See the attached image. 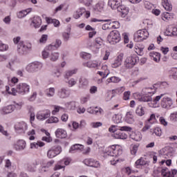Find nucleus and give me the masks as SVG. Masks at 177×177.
<instances>
[{
    "label": "nucleus",
    "instance_id": "de8ad7c7",
    "mask_svg": "<svg viewBox=\"0 0 177 177\" xmlns=\"http://www.w3.org/2000/svg\"><path fill=\"white\" fill-rule=\"evenodd\" d=\"M45 143L41 141H37L30 144V149H38L39 147H44Z\"/></svg>",
    "mask_w": 177,
    "mask_h": 177
},
{
    "label": "nucleus",
    "instance_id": "8fccbe9b",
    "mask_svg": "<svg viewBox=\"0 0 177 177\" xmlns=\"http://www.w3.org/2000/svg\"><path fill=\"white\" fill-rule=\"evenodd\" d=\"M59 122V118L57 117L51 116L46 121V124H57Z\"/></svg>",
    "mask_w": 177,
    "mask_h": 177
},
{
    "label": "nucleus",
    "instance_id": "c756f323",
    "mask_svg": "<svg viewBox=\"0 0 177 177\" xmlns=\"http://www.w3.org/2000/svg\"><path fill=\"white\" fill-rule=\"evenodd\" d=\"M130 138L131 139H132L133 140H135L136 142H140V140H142V133L139 132V131H136V132H132L130 134Z\"/></svg>",
    "mask_w": 177,
    "mask_h": 177
},
{
    "label": "nucleus",
    "instance_id": "c85d7f7f",
    "mask_svg": "<svg viewBox=\"0 0 177 177\" xmlns=\"http://www.w3.org/2000/svg\"><path fill=\"white\" fill-rule=\"evenodd\" d=\"M124 120L127 124H133L135 122V117L133 116V113L131 111H129L126 113Z\"/></svg>",
    "mask_w": 177,
    "mask_h": 177
},
{
    "label": "nucleus",
    "instance_id": "4d7b16f0",
    "mask_svg": "<svg viewBox=\"0 0 177 177\" xmlns=\"http://www.w3.org/2000/svg\"><path fill=\"white\" fill-rule=\"evenodd\" d=\"M161 19L164 21H167V20H170V19H171V14H169V12H163L161 15Z\"/></svg>",
    "mask_w": 177,
    "mask_h": 177
},
{
    "label": "nucleus",
    "instance_id": "49530a36",
    "mask_svg": "<svg viewBox=\"0 0 177 177\" xmlns=\"http://www.w3.org/2000/svg\"><path fill=\"white\" fill-rule=\"evenodd\" d=\"M103 44V40L100 37H97L95 39V44L94 48L97 49V50H99L100 49V46H102V44Z\"/></svg>",
    "mask_w": 177,
    "mask_h": 177
},
{
    "label": "nucleus",
    "instance_id": "5fc2aeb1",
    "mask_svg": "<svg viewBox=\"0 0 177 177\" xmlns=\"http://www.w3.org/2000/svg\"><path fill=\"white\" fill-rule=\"evenodd\" d=\"M104 23L102 25V30H110L111 29V22H110V19H104Z\"/></svg>",
    "mask_w": 177,
    "mask_h": 177
},
{
    "label": "nucleus",
    "instance_id": "bf43d9fd",
    "mask_svg": "<svg viewBox=\"0 0 177 177\" xmlns=\"http://www.w3.org/2000/svg\"><path fill=\"white\" fill-rule=\"evenodd\" d=\"M16 59H11L8 64L6 65L7 68H9L10 70H13V66L16 64Z\"/></svg>",
    "mask_w": 177,
    "mask_h": 177
},
{
    "label": "nucleus",
    "instance_id": "412c9836",
    "mask_svg": "<svg viewBox=\"0 0 177 177\" xmlns=\"http://www.w3.org/2000/svg\"><path fill=\"white\" fill-rule=\"evenodd\" d=\"M85 165L87 167H92L93 168H100V163L97 160H95L94 159H86L84 160Z\"/></svg>",
    "mask_w": 177,
    "mask_h": 177
},
{
    "label": "nucleus",
    "instance_id": "f257e3e1",
    "mask_svg": "<svg viewBox=\"0 0 177 177\" xmlns=\"http://www.w3.org/2000/svg\"><path fill=\"white\" fill-rule=\"evenodd\" d=\"M164 96V94H160V95H158L155 97L153 99L151 97V96L144 94L142 95L139 93H134V97L136 99H138L139 102H149V107H153V108H157L160 107V101L161 100V97Z\"/></svg>",
    "mask_w": 177,
    "mask_h": 177
},
{
    "label": "nucleus",
    "instance_id": "aec40b11",
    "mask_svg": "<svg viewBox=\"0 0 177 177\" xmlns=\"http://www.w3.org/2000/svg\"><path fill=\"white\" fill-rule=\"evenodd\" d=\"M15 169V166L13 163H12V160L10 159L4 160V172H10V171H13Z\"/></svg>",
    "mask_w": 177,
    "mask_h": 177
},
{
    "label": "nucleus",
    "instance_id": "393cba45",
    "mask_svg": "<svg viewBox=\"0 0 177 177\" xmlns=\"http://www.w3.org/2000/svg\"><path fill=\"white\" fill-rule=\"evenodd\" d=\"M55 136L59 139H64L67 138V131L63 129H57L55 131Z\"/></svg>",
    "mask_w": 177,
    "mask_h": 177
},
{
    "label": "nucleus",
    "instance_id": "c03bdc74",
    "mask_svg": "<svg viewBox=\"0 0 177 177\" xmlns=\"http://www.w3.org/2000/svg\"><path fill=\"white\" fill-rule=\"evenodd\" d=\"M112 121L115 124H120V122H122V115L120 113L113 115L112 117Z\"/></svg>",
    "mask_w": 177,
    "mask_h": 177
},
{
    "label": "nucleus",
    "instance_id": "37998d69",
    "mask_svg": "<svg viewBox=\"0 0 177 177\" xmlns=\"http://www.w3.org/2000/svg\"><path fill=\"white\" fill-rule=\"evenodd\" d=\"M75 150H79L80 151H84V145L81 144H75L71 147L69 151L70 153H73V151H75Z\"/></svg>",
    "mask_w": 177,
    "mask_h": 177
},
{
    "label": "nucleus",
    "instance_id": "864d4df0",
    "mask_svg": "<svg viewBox=\"0 0 177 177\" xmlns=\"http://www.w3.org/2000/svg\"><path fill=\"white\" fill-rule=\"evenodd\" d=\"M12 106H14V111L15 110H21V107H23V106H24V102H14V104H12Z\"/></svg>",
    "mask_w": 177,
    "mask_h": 177
},
{
    "label": "nucleus",
    "instance_id": "473e14b6",
    "mask_svg": "<svg viewBox=\"0 0 177 177\" xmlns=\"http://www.w3.org/2000/svg\"><path fill=\"white\" fill-rule=\"evenodd\" d=\"M44 93L47 97H53L56 93V89L53 87H50L45 90Z\"/></svg>",
    "mask_w": 177,
    "mask_h": 177
},
{
    "label": "nucleus",
    "instance_id": "a18cd8bd",
    "mask_svg": "<svg viewBox=\"0 0 177 177\" xmlns=\"http://www.w3.org/2000/svg\"><path fill=\"white\" fill-rule=\"evenodd\" d=\"M146 164H147V161L145 160V158H140L135 162L136 168H140V167H143V165H146Z\"/></svg>",
    "mask_w": 177,
    "mask_h": 177
},
{
    "label": "nucleus",
    "instance_id": "f3484780",
    "mask_svg": "<svg viewBox=\"0 0 177 177\" xmlns=\"http://www.w3.org/2000/svg\"><path fill=\"white\" fill-rule=\"evenodd\" d=\"M27 144L24 140H18L14 145V148L17 151H21L26 149Z\"/></svg>",
    "mask_w": 177,
    "mask_h": 177
},
{
    "label": "nucleus",
    "instance_id": "e2e57ef3",
    "mask_svg": "<svg viewBox=\"0 0 177 177\" xmlns=\"http://www.w3.org/2000/svg\"><path fill=\"white\" fill-rule=\"evenodd\" d=\"M110 23H111V28H120V22L117 21H111L110 20Z\"/></svg>",
    "mask_w": 177,
    "mask_h": 177
},
{
    "label": "nucleus",
    "instance_id": "ddd939ff",
    "mask_svg": "<svg viewBox=\"0 0 177 177\" xmlns=\"http://www.w3.org/2000/svg\"><path fill=\"white\" fill-rule=\"evenodd\" d=\"M62 153V147L60 146H55L51 147L47 152V157L48 158H55L56 156H59V154Z\"/></svg>",
    "mask_w": 177,
    "mask_h": 177
},
{
    "label": "nucleus",
    "instance_id": "774afa93",
    "mask_svg": "<svg viewBox=\"0 0 177 177\" xmlns=\"http://www.w3.org/2000/svg\"><path fill=\"white\" fill-rule=\"evenodd\" d=\"M130 97H131L130 91H125L123 93V97H122L123 100H129Z\"/></svg>",
    "mask_w": 177,
    "mask_h": 177
},
{
    "label": "nucleus",
    "instance_id": "72a5a7b5",
    "mask_svg": "<svg viewBox=\"0 0 177 177\" xmlns=\"http://www.w3.org/2000/svg\"><path fill=\"white\" fill-rule=\"evenodd\" d=\"M118 12H120L122 17H127L128 13H129V10L128 9V8H126L124 6H120L118 8Z\"/></svg>",
    "mask_w": 177,
    "mask_h": 177
},
{
    "label": "nucleus",
    "instance_id": "6e6552de",
    "mask_svg": "<svg viewBox=\"0 0 177 177\" xmlns=\"http://www.w3.org/2000/svg\"><path fill=\"white\" fill-rule=\"evenodd\" d=\"M107 41L111 45H115L121 41V35L118 30H112L107 36Z\"/></svg>",
    "mask_w": 177,
    "mask_h": 177
},
{
    "label": "nucleus",
    "instance_id": "b1692460",
    "mask_svg": "<svg viewBox=\"0 0 177 177\" xmlns=\"http://www.w3.org/2000/svg\"><path fill=\"white\" fill-rule=\"evenodd\" d=\"M57 95L60 97V99H66V97H68V96H70V91L63 87L58 91Z\"/></svg>",
    "mask_w": 177,
    "mask_h": 177
},
{
    "label": "nucleus",
    "instance_id": "0e129e2a",
    "mask_svg": "<svg viewBox=\"0 0 177 177\" xmlns=\"http://www.w3.org/2000/svg\"><path fill=\"white\" fill-rule=\"evenodd\" d=\"M170 121L177 122V111L173 112L169 115Z\"/></svg>",
    "mask_w": 177,
    "mask_h": 177
},
{
    "label": "nucleus",
    "instance_id": "6e6d98bb",
    "mask_svg": "<svg viewBox=\"0 0 177 177\" xmlns=\"http://www.w3.org/2000/svg\"><path fill=\"white\" fill-rule=\"evenodd\" d=\"M161 172L163 177H173L172 175H171V171H169L168 168L162 169Z\"/></svg>",
    "mask_w": 177,
    "mask_h": 177
},
{
    "label": "nucleus",
    "instance_id": "13d9d810",
    "mask_svg": "<svg viewBox=\"0 0 177 177\" xmlns=\"http://www.w3.org/2000/svg\"><path fill=\"white\" fill-rule=\"evenodd\" d=\"M9 49V46L8 44H3L2 41H0V52H6Z\"/></svg>",
    "mask_w": 177,
    "mask_h": 177
},
{
    "label": "nucleus",
    "instance_id": "7c9ffc66",
    "mask_svg": "<svg viewBox=\"0 0 177 177\" xmlns=\"http://www.w3.org/2000/svg\"><path fill=\"white\" fill-rule=\"evenodd\" d=\"M84 67H88V68H99L100 64L96 61H89L86 63L83 64Z\"/></svg>",
    "mask_w": 177,
    "mask_h": 177
},
{
    "label": "nucleus",
    "instance_id": "dca6fc26",
    "mask_svg": "<svg viewBox=\"0 0 177 177\" xmlns=\"http://www.w3.org/2000/svg\"><path fill=\"white\" fill-rule=\"evenodd\" d=\"M15 111V106L12 104L4 106L0 109V114L1 115H8V114H12Z\"/></svg>",
    "mask_w": 177,
    "mask_h": 177
},
{
    "label": "nucleus",
    "instance_id": "7ed1b4c3",
    "mask_svg": "<svg viewBox=\"0 0 177 177\" xmlns=\"http://www.w3.org/2000/svg\"><path fill=\"white\" fill-rule=\"evenodd\" d=\"M106 153L107 156H111V157H115L113 160H111V165H115L117 162L120 161V158L117 157L122 154V149L120 145H112L106 148Z\"/></svg>",
    "mask_w": 177,
    "mask_h": 177
},
{
    "label": "nucleus",
    "instance_id": "09e8293b",
    "mask_svg": "<svg viewBox=\"0 0 177 177\" xmlns=\"http://www.w3.org/2000/svg\"><path fill=\"white\" fill-rule=\"evenodd\" d=\"M75 106H76L75 102L74 101L66 102L65 104V107H66L68 110H75Z\"/></svg>",
    "mask_w": 177,
    "mask_h": 177
},
{
    "label": "nucleus",
    "instance_id": "a211bd4d",
    "mask_svg": "<svg viewBox=\"0 0 177 177\" xmlns=\"http://www.w3.org/2000/svg\"><path fill=\"white\" fill-rule=\"evenodd\" d=\"M36 117L37 120H39L40 121H44V120H46V118H49V117H50V111L44 110L40 111L37 114Z\"/></svg>",
    "mask_w": 177,
    "mask_h": 177
},
{
    "label": "nucleus",
    "instance_id": "2eb2a0df",
    "mask_svg": "<svg viewBox=\"0 0 177 177\" xmlns=\"http://www.w3.org/2000/svg\"><path fill=\"white\" fill-rule=\"evenodd\" d=\"M156 92H157V84H154L150 87H145L142 90V93H144V95H148L151 96V97Z\"/></svg>",
    "mask_w": 177,
    "mask_h": 177
},
{
    "label": "nucleus",
    "instance_id": "bb28decb",
    "mask_svg": "<svg viewBox=\"0 0 177 177\" xmlns=\"http://www.w3.org/2000/svg\"><path fill=\"white\" fill-rule=\"evenodd\" d=\"M108 6L111 8V9H118L121 6V0H109Z\"/></svg>",
    "mask_w": 177,
    "mask_h": 177
},
{
    "label": "nucleus",
    "instance_id": "5701e85b",
    "mask_svg": "<svg viewBox=\"0 0 177 177\" xmlns=\"http://www.w3.org/2000/svg\"><path fill=\"white\" fill-rule=\"evenodd\" d=\"M38 165L37 162L33 163H26L24 165V169L28 172H37V166Z\"/></svg>",
    "mask_w": 177,
    "mask_h": 177
},
{
    "label": "nucleus",
    "instance_id": "cd10ccee",
    "mask_svg": "<svg viewBox=\"0 0 177 177\" xmlns=\"http://www.w3.org/2000/svg\"><path fill=\"white\" fill-rule=\"evenodd\" d=\"M149 57L151 60L156 62V63H160V60L161 59V54L160 53H157L156 51H151L149 53Z\"/></svg>",
    "mask_w": 177,
    "mask_h": 177
},
{
    "label": "nucleus",
    "instance_id": "f8f14e48",
    "mask_svg": "<svg viewBox=\"0 0 177 177\" xmlns=\"http://www.w3.org/2000/svg\"><path fill=\"white\" fill-rule=\"evenodd\" d=\"M160 105L162 107V109H173L174 100H172V98L164 94V95L161 97Z\"/></svg>",
    "mask_w": 177,
    "mask_h": 177
},
{
    "label": "nucleus",
    "instance_id": "79ce46f5",
    "mask_svg": "<svg viewBox=\"0 0 177 177\" xmlns=\"http://www.w3.org/2000/svg\"><path fill=\"white\" fill-rule=\"evenodd\" d=\"M59 57H60V53L59 52H52L49 56L50 62H57Z\"/></svg>",
    "mask_w": 177,
    "mask_h": 177
},
{
    "label": "nucleus",
    "instance_id": "f03ea898",
    "mask_svg": "<svg viewBox=\"0 0 177 177\" xmlns=\"http://www.w3.org/2000/svg\"><path fill=\"white\" fill-rule=\"evenodd\" d=\"M6 91L9 95H12L13 96H16L17 93L19 95H26V93H28L30 92V85L27 83H19L17 85L16 88H10L8 86H6Z\"/></svg>",
    "mask_w": 177,
    "mask_h": 177
},
{
    "label": "nucleus",
    "instance_id": "3c124183",
    "mask_svg": "<svg viewBox=\"0 0 177 177\" xmlns=\"http://www.w3.org/2000/svg\"><path fill=\"white\" fill-rule=\"evenodd\" d=\"M66 84H68V86H69V88H73V86L77 85V80L73 77L69 78L68 79Z\"/></svg>",
    "mask_w": 177,
    "mask_h": 177
},
{
    "label": "nucleus",
    "instance_id": "338daca9",
    "mask_svg": "<svg viewBox=\"0 0 177 177\" xmlns=\"http://www.w3.org/2000/svg\"><path fill=\"white\" fill-rule=\"evenodd\" d=\"M48 35H42L39 40V44H46V41H48Z\"/></svg>",
    "mask_w": 177,
    "mask_h": 177
},
{
    "label": "nucleus",
    "instance_id": "ea45409f",
    "mask_svg": "<svg viewBox=\"0 0 177 177\" xmlns=\"http://www.w3.org/2000/svg\"><path fill=\"white\" fill-rule=\"evenodd\" d=\"M48 24H53L54 27H60V21L56 19L46 18Z\"/></svg>",
    "mask_w": 177,
    "mask_h": 177
},
{
    "label": "nucleus",
    "instance_id": "9d476101",
    "mask_svg": "<svg viewBox=\"0 0 177 177\" xmlns=\"http://www.w3.org/2000/svg\"><path fill=\"white\" fill-rule=\"evenodd\" d=\"M147 38H149V32L146 29L139 30L134 34V41L136 42L145 41Z\"/></svg>",
    "mask_w": 177,
    "mask_h": 177
},
{
    "label": "nucleus",
    "instance_id": "4be33fe9",
    "mask_svg": "<svg viewBox=\"0 0 177 177\" xmlns=\"http://www.w3.org/2000/svg\"><path fill=\"white\" fill-rule=\"evenodd\" d=\"M42 24V19L39 16H35L32 19L30 26L34 28H39Z\"/></svg>",
    "mask_w": 177,
    "mask_h": 177
},
{
    "label": "nucleus",
    "instance_id": "a878e982",
    "mask_svg": "<svg viewBox=\"0 0 177 177\" xmlns=\"http://www.w3.org/2000/svg\"><path fill=\"white\" fill-rule=\"evenodd\" d=\"M145 49V46L140 44H136L134 47V50L138 56H143L145 55V52L143 51Z\"/></svg>",
    "mask_w": 177,
    "mask_h": 177
},
{
    "label": "nucleus",
    "instance_id": "a19ab883",
    "mask_svg": "<svg viewBox=\"0 0 177 177\" xmlns=\"http://www.w3.org/2000/svg\"><path fill=\"white\" fill-rule=\"evenodd\" d=\"M120 81H121V78H120L117 76H112L106 80V84H111V83L118 84V82H120Z\"/></svg>",
    "mask_w": 177,
    "mask_h": 177
},
{
    "label": "nucleus",
    "instance_id": "20e7f679",
    "mask_svg": "<svg viewBox=\"0 0 177 177\" xmlns=\"http://www.w3.org/2000/svg\"><path fill=\"white\" fill-rule=\"evenodd\" d=\"M60 46H62V40L59 39H57L55 40V42H53L46 46L41 52V56L43 59H48V57L50 56V53H49V52L57 50V49L59 48Z\"/></svg>",
    "mask_w": 177,
    "mask_h": 177
},
{
    "label": "nucleus",
    "instance_id": "4c0bfd02",
    "mask_svg": "<svg viewBox=\"0 0 177 177\" xmlns=\"http://www.w3.org/2000/svg\"><path fill=\"white\" fill-rule=\"evenodd\" d=\"M95 12H103L104 10V1H99L93 8Z\"/></svg>",
    "mask_w": 177,
    "mask_h": 177
},
{
    "label": "nucleus",
    "instance_id": "052dcab7",
    "mask_svg": "<svg viewBox=\"0 0 177 177\" xmlns=\"http://www.w3.org/2000/svg\"><path fill=\"white\" fill-rule=\"evenodd\" d=\"M70 35H71V32L70 30L68 32H64L62 33V38L64 41H68V39H70Z\"/></svg>",
    "mask_w": 177,
    "mask_h": 177
},
{
    "label": "nucleus",
    "instance_id": "0eeeda50",
    "mask_svg": "<svg viewBox=\"0 0 177 177\" xmlns=\"http://www.w3.org/2000/svg\"><path fill=\"white\" fill-rule=\"evenodd\" d=\"M123 131L126 132H131L132 131V128L128 126H123V127H118V129L113 135V138H115V139H122V140L127 139L128 135L122 132Z\"/></svg>",
    "mask_w": 177,
    "mask_h": 177
},
{
    "label": "nucleus",
    "instance_id": "e433bc0d",
    "mask_svg": "<svg viewBox=\"0 0 177 177\" xmlns=\"http://www.w3.org/2000/svg\"><path fill=\"white\" fill-rule=\"evenodd\" d=\"M136 113L137 115H139V117H142V115H145L146 114V108L145 106H142V105H139L136 110Z\"/></svg>",
    "mask_w": 177,
    "mask_h": 177
},
{
    "label": "nucleus",
    "instance_id": "1a4fd4ad",
    "mask_svg": "<svg viewBox=\"0 0 177 177\" xmlns=\"http://www.w3.org/2000/svg\"><path fill=\"white\" fill-rule=\"evenodd\" d=\"M16 133L23 135L28 129V124L24 121L17 122L14 126Z\"/></svg>",
    "mask_w": 177,
    "mask_h": 177
},
{
    "label": "nucleus",
    "instance_id": "c9c22d12",
    "mask_svg": "<svg viewBox=\"0 0 177 177\" xmlns=\"http://www.w3.org/2000/svg\"><path fill=\"white\" fill-rule=\"evenodd\" d=\"M88 84H89V82L87 80L86 78L81 77L79 80V88L80 89H84L88 86Z\"/></svg>",
    "mask_w": 177,
    "mask_h": 177
},
{
    "label": "nucleus",
    "instance_id": "2f4dec72",
    "mask_svg": "<svg viewBox=\"0 0 177 177\" xmlns=\"http://www.w3.org/2000/svg\"><path fill=\"white\" fill-rule=\"evenodd\" d=\"M32 10V8H27L26 10H21L17 13V16L18 19H23V17H26L27 15L31 13Z\"/></svg>",
    "mask_w": 177,
    "mask_h": 177
},
{
    "label": "nucleus",
    "instance_id": "6ab92c4d",
    "mask_svg": "<svg viewBox=\"0 0 177 177\" xmlns=\"http://www.w3.org/2000/svg\"><path fill=\"white\" fill-rule=\"evenodd\" d=\"M122 60H124V53L119 54L113 63H112L111 66L113 68H117V67H120L121 64H122Z\"/></svg>",
    "mask_w": 177,
    "mask_h": 177
},
{
    "label": "nucleus",
    "instance_id": "4468645a",
    "mask_svg": "<svg viewBox=\"0 0 177 177\" xmlns=\"http://www.w3.org/2000/svg\"><path fill=\"white\" fill-rule=\"evenodd\" d=\"M53 164H55V160H51L47 162L46 164H43L39 169V174H44V172H48L52 167H53Z\"/></svg>",
    "mask_w": 177,
    "mask_h": 177
},
{
    "label": "nucleus",
    "instance_id": "680f3d73",
    "mask_svg": "<svg viewBox=\"0 0 177 177\" xmlns=\"http://www.w3.org/2000/svg\"><path fill=\"white\" fill-rule=\"evenodd\" d=\"M18 82L19 79L16 77H13L10 80L8 81V84L10 85V86H15Z\"/></svg>",
    "mask_w": 177,
    "mask_h": 177
},
{
    "label": "nucleus",
    "instance_id": "9b49d317",
    "mask_svg": "<svg viewBox=\"0 0 177 177\" xmlns=\"http://www.w3.org/2000/svg\"><path fill=\"white\" fill-rule=\"evenodd\" d=\"M139 62V57L136 55H130L127 57L124 62V66L126 68H132L136 63Z\"/></svg>",
    "mask_w": 177,
    "mask_h": 177
},
{
    "label": "nucleus",
    "instance_id": "423d86ee",
    "mask_svg": "<svg viewBox=\"0 0 177 177\" xmlns=\"http://www.w3.org/2000/svg\"><path fill=\"white\" fill-rule=\"evenodd\" d=\"M44 67V64L41 62L35 61L33 62L29 63L25 68L27 73H30L33 74L34 73H38L41 71Z\"/></svg>",
    "mask_w": 177,
    "mask_h": 177
},
{
    "label": "nucleus",
    "instance_id": "39448f33",
    "mask_svg": "<svg viewBox=\"0 0 177 177\" xmlns=\"http://www.w3.org/2000/svg\"><path fill=\"white\" fill-rule=\"evenodd\" d=\"M31 49H32V44L30 42H28L25 44L24 41H21L19 44L17 46V52L20 56L28 55Z\"/></svg>",
    "mask_w": 177,
    "mask_h": 177
},
{
    "label": "nucleus",
    "instance_id": "603ef678",
    "mask_svg": "<svg viewBox=\"0 0 177 177\" xmlns=\"http://www.w3.org/2000/svg\"><path fill=\"white\" fill-rule=\"evenodd\" d=\"M103 126V123L102 122H91L90 123L91 128L96 129L97 128H100V127Z\"/></svg>",
    "mask_w": 177,
    "mask_h": 177
},
{
    "label": "nucleus",
    "instance_id": "58836bf2",
    "mask_svg": "<svg viewBox=\"0 0 177 177\" xmlns=\"http://www.w3.org/2000/svg\"><path fill=\"white\" fill-rule=\"evenodd\" d=\"M85 12H86V10L85 9V8H79L73 14L74 19H80V17H81V16H82L83 13H85Z\"/></svg>",
    "mask_w": 177,
    "mask_h": 177
},
{
    "label": "nucleus",
    "instance_id": "f704fd0d",
    "mask_svg": "<svg viewBox=\"0 0 177 177\" xmlns=\"http://www.w3.org/2000/svg\"><path fill=\"white\" fill-rule=\"evenodd\" d=\"M77 72H78L77 68L68 70L65 72L64 77L65 80H68L70 78V77H73L74 75V74H75Z\"/></svg>",
    "mask_w": 177,
    "mask_h": 177
},
{
    "label": "nucleus",
    "instance_id": "69168bd1",
    "mask_svg": "<svg viewBox=\"0 0 177 177\" xmlns=\"http://www.w3.org/2000/svg\"><path fill=\"white\" fill-rule=\"evenodd\" d=\"M27 135L29 136V140H34L35 139V137L34 136V135H35V130L32 129L29 131L27 133Z\"/></svg>",
    "mask_w": 177,
    "mask_h": 177
}]
</instances>
